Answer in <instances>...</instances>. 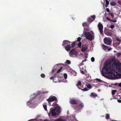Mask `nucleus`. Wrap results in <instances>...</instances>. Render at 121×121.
I'll list each match as a JSON object with an SVG mask.
<instances>
[{"mask_svg":"<svg viewBox=\"0 0 121 121\" xmlns=\"http://www.w3.org/2000/svg\"><path fill=\"white\" fill-rule=\"evenodd\" d=\"M112 65L109 64L103 68L102 72L103 75L105 74H108L112 79H114L121 77V67L118 69V72H116L115 74V68Z\"/></svg>","mask_w":121,"mask_h":121,"instance_id":"nucleus-1","label":"nucleus"},{"mask_svg":"<svg viewBox=\"0 0 121 121\" xmlns=\"http://www.w3.org/2000/svg\"><path fill=\"white\" fill-rule=\"evenodd\" d=\"M60 107H56L54 109L51 110L50 111V113L52 114V115L53 116H56L57 114V113H59L60 111Z\"/></svg>","mask_w":121,"mask_h":121,"instance_id":"nucleus-2","label":"nucleus"},{"mask_svg":"<svg viewBox=\"0 0 121 121\" xmlns=\"http://www.w3.org/2000/svg\"><path fill=\"white\" fill-rule=\"evenodd\" d=\"M93 34L92 35L90 32H87L85 34L86 38L90 41H91L93 39H94V33L92 32Z\"/></svg>","mask_w":121,"mask_h":121,"instance_id":"nucleus-3","label":"nucleus"},{"mask_svg":"<svg viewBox=\"0 0 121 121\" xmlns=\"http://www.w3.org/2000/svg\"><path fill=\"white\" fill-rule=\"evenodd\" d=\"M77 104H78L79 107L77 105L74 107V109L76 110H79L84 106V104L83 103L79 100H78Z\"/></svg>","mask_w":121,"mask_h":121,"instance_id":"nucleus-4","label":"nucleus"},{"mask_svg":"<svg viewBox=\"0 0 121 121\" xmlns=\"http://www.w3.org/2000/svg\"><path fill=\"white\" fill-rule=\"evenodd\" d=\"M46 100L49 102H52L55 101V102L57 103L58 101V99L55 96L51 95L49 96V98L46 99Z\"/></svg>","mask_w":121,"mask_h":121,"instance_id":"nucleus-5","label":"nucleus"},{"mask_svg":"<svg viewBox=\"0 0 121 121\" xmlns=\"http://www.w3.org/2000/svg\"><path fill=\"white\" fill-rule=\"evenodd\" d=\"M109 64H111V65H113V66H114V67H115V72L116 73V72H118V69L120 67H119V65H118V64L116 63H113V64L112 63H111V62H109V63L108 64H106L104 66L103 68L106 65H108ZM115 74H116V73H115Z\"/></svg>","mask_w":121,"mask_h":121,"instance_id":"nucleus-6","label":"nucleus"},{"mask_svg":"<svg viewBox=\"0 0 121 121\" xmlns=\"http://www.w3.org/2000/svg\"><path fill=\"white\" fill-rule=\"evenodd\" d=\"M112 40L110 38H105L104 39V43L108 45H110L112 43Z\"/></svg>","mask_w":121,"mask_h":121,"instance_id":"nucleus-7","label":"nucleus"},{"mask_svg":"<svg viewBox=\"0 0 121 121\" xmlns=\"http://www.w3.org/2000/svg\"><path fill=\"white\" fill-rule=\"evenodd\" d=\"M70 55L72 56L73 55L77 56L78 52L74 49H71L69 52Z\"/></svg>","mask_w":121,"mask_h":121,"instance_id":"nucleus-8","label":"nucleus"},{"mask_svg":"<svg viewBox=\"0 0 121 121\" xmlns=\"http://www.w3.org/2000/svg\"><path fill=\"white\" fill-rule=\"evenodd\" d=\"M98 26L100 33L101 34H103V26L102 24L101 23H99Z\"/></svg>","mask_w":121,"mask_h":121,"instance_id":"nucleus-9","label":"nucleus"},{"mask_svg":"<svg viewBox=\"0 0 121 121\" xmlns=\"http://www.w3.org/2000/svg\"><path fill=\"white\" fill-rule=\"evenodd\" d=\"M95 16L93 15L89 17L87 19V21L89 22H91L95 20Z\"/></svg>","mask_w":121,"mask_h":121,"instance_id":"nucleus-10","label":"nucleus"},{"mask_svg":"<svg viewBox=\"0 0 121 121\" xmlns=\"http://www.w3.org/2000/svg\"><path fill=\"white\" fill-rule=\"evenodd\" d=\"M78 100V99H70L69 103L72 104H77Z\"/></svg>","mask_w":121,"mask_h":121,"instance_id":"nucleus-11","label":"nucleus"},{"mask_svg":"<svg viewBox=\"0 0 121 121\" xmlns=\"http://www.w3.org/2000/svg\"><path fill=\"white\" fill-rule=\"evenodd\" d=\"M87 48V46L86 45H83L82 47L81 51L82 52H84L86 51Z\"/></svg>","mask_w":121,"mask_h":121,"instance_id":"nucleus-12","label":"nucleus"},{"mask_svg":"<svg viewBox=\"0 0 121 121\" xmlns=\"http://www.w3.org/2000/svg\"><path fill=\"white\" fill-rule=\"evenodd\" d=\"M56 77H58V76H56V74H55L53 76L51 77L50 78L51 80H53L54 82H57L55 80H56L55 78Z\"/></svg>","mask_w":121,"mask_h":121,"instance_id":"nucleus-13","label":"nucleus"},{"mask_svg":"<svg viewBox=\"0 0 121 121\" xmlns=\"http://www.w3.org/2000/svg\"><path fill=\"white\" fill-rule=\"evenodd\" d=\"M63 43L62 44V45L63 46H64L65 45L68 43H71V42L68 40H64L63 41Z\"/></svg>","mask_w":121,"mask_h":121,"instance_id":"nucleus-14","label":"nucleus"},{"mask_svg":"<svg viewBox=\"0 0 121 121\" xmlns=\"http://www.w3.org/2000/svg\"><path fill=\"white\" fill-rule=\"evenodd\" d=\"M65 48L67 51H69L71 48L70 45L68 44L65 47Z\"/></svg>","mask_w":121,"mask_h":121,"instance_id":"nucleus-15","label":"nucleus"},{"mask_svg":"<svg viewBox=\"0 0 121 121\" xmlns=\"http://www.w3.org/2000/svg\"><path fill=\"white\" fill-rule=\"evenodd\" d=\"M81 85V82L80 81H79L78 82L76 86L78 87V88L79 89H81L80 86Z\"/></svg>","mask_w":121,"mask_h":121,"instance_id":"nucleus-16","label":"nucleus"},{"mask_svg":"<svg viewBox=\"0 0 121 121\" xmlns=\"http://www.w3.org/2000/svg\"><path fill=\"white\" fill-rule=\"evenodd\" d=\"M54 121H66L65 119H63L61 118H59L55 120Z\"/></svg>","mask_w":121,"mask_h":121,"instance_id":"nucleus-17","label":"nucleus"},{"mask_svg":"<svg viewBox=\"0 0 121 121\" xmlns=\"http://www.w3.org/2000/svg\"><path fill=\"white\" fill-rule=\"evenodd\" d=\"M106 34L107 35L109 36H112V32H110L109 31L107 32Z\"/></svg>","mask_w":121,"mask_h":121,"instance_id":"nucleus-18","label":"nucleus"},{"mask_svg":"<svg viewBox=\"0 0 121 121\" xmlns=\"http://www.w3.org/2000/svg\"><path fill=\"white\" fill-rule=\"evenodd\" d=\"M77 42V41H75L73 42L71 44V48H73L74 47V46L75 44Z\"/></svg>","mask_w":121,"mask_h":121,"instance_id":"nucleus-19","label":"nucleus"},{"mask_svg":"<svg viewBox=\"0 0 121 121\" xmlns=\"http://www.w3.org/2000/svg\"><path fill=\"white\" fill-rule=\"evenodd\" d=\"M92 96L94 97H97L98 96L97 94L94 93H91L90 96Z\"/></svg>","mask_w":121,"mask_h":121,"instance_id":"nucleus-20","label":"nucleus"},{"mask_svg":"<svg viewBox=\"0 0 121 121\" xmlns=\"http://www.w3.org/2000/svg\"><path fill=\"white\" fill-rule=\"evenodd\" d=\"M63 69V68L62 67H61L58 70L57 72L55 73V74H56V75H57V73L60 72Z\"/></svg>","mask_w":121,"mask_h":121,"instance_id":"nucleus-21","label":"nucleus"},{"mask_svg":"<svg viewBox=\"0 0 121 121\" xmlns=\"http://www.w3.org/2000/svg\"><path fill=\"white\" fill-rule=\"evenodd\" d=\"M109 4V2L108 0H106V4L105 6L106 7H107Z\"/></svg>","mask_w":121,"mask_h":121,"instance_id":"nucleus-22","label":"nucleus"},{"mask_svg":"<svg viewBox=\"0 0 121 121\" xmlns=\"http://www.w3.org/2000/svg\"><path fill=\"white\" fill-rule=\"evenodd\" d=\"M117 91L116 90H113L112 91V95L115 94L116 92Z\"/></svg>","mask_w":121,"mask_h":121,"instance_id":"nucleus-23","label":"nucleus"},{"mask_svg":"<svg viewBox=\"0 0 121 121\" xmlns=\"http://www.w3.org/2000/svg\"><path fill=\"white\" fill-rule=\"evenodd\" d=\"M110 4L111 5L114 6L116 5V3L114 2H112L110 3Z\"/></svg>","mask_w":121,"mask_h":121,"instance_id":"nucleus-24","label":"nucleus"},{"mask_svg":"<svg viewBox=\"0 0 121 121\" xmlns=\"http://www.w3.org/2000/svg\"><path fill=\"white\" fill-rule=\"evenodd\" d=\"M87 24L86 23H84L82 24V26L83 27H87Z\"/></svg>","mask_w":121,"mask_h":121,"instance_id":"nucleus-25","label":"nucleus"},{"mask_svg":"<svg viewBox=\"0 0 121 121\" xmlns=\"http://www.w3.org/2000/svg\"><path fill=\"white\" fill-rule=\"evenodd\" d=\"M86 87L89 89H91V85L89 84H88L87 85Z\"/></svg>","mask_w":121,"mask_h":121,"instance_id":"nucleus-26","label":"nucleus"},{"mask_svg":"<svg viewBox=\"0 0 121 121\" xmlns=\"http://www.w3.org/2000/svg\"><path fill=\"white\" fill-rule=\"evenodd\" d=\"M121 55V53H118L116 54V56L117 57H119Z\"/></svg>","mask_w":121,"mask_h":121,"instance_id":"nucleus-27","label":"nucleus"},{"mask_svg":"<svg viewBox=\"0 0 121 121\" xmlns=\"http://www.w3.org/2000/svg\"><path fill=\"white\" fill-rule=\"evenodd\" d=\"M43 107L44 108V109L46 110V111H47V106L46 105H43Z\"/></svg>","mask_w":121,"mask_h":121,"instance_id":"nucleus-28","label":"nucleus"},{"mask_svg":"<svg viewBox=\"0 0 121 121\" xmlns=\"http://www.w3.org/2000/svg\"><path fill=\"white\" fill-rule=\"evenodd\" d=\"M109 14V15L111 16L112 17V18H113L114 17V16L113 13H110Z\"/></svg>","mask_w":121,"mask_h":121,"instance_id":"nucleus-29","label":"nucleus"},{"mask_svg":"<svg viewBox=\"0 0 121 121\" xmlns=\"http://www.w3.org/2000/svg\"><path fill=\"white\" fill-rule=\"evenodd\" d=\"M78 47H79L80 48L81 47V42H80L79 43H78Z\"/></svg>","mask_w":121,"mask_h":121,"instance_id":"nucleus-30","label":"nucleus"},{"mask_svg":"<svg viewBox=\"0 0 121 121\" xmlns=\"http://www.w3.org/2000/svg\"><path fill=\"white\" fill-rule=\"evenodd\" d=\"M56 69V66H54L52 69V72H53Z\"/></svg>","mask_w":121,"mask_h":121,"instance_id":"nucleus-31","label":"nucleus"},{"mask_svg":"<svg viewBox=\"0 0 121 121\" xmlns=\"http://www.w3.org/2000/svg\"><path fill=\"white\" fill-rule=\"evenodd\" d=\"M64 76L65 79H66L67 78V74L66 73H65L64 75Z\"/></svg>","mask_w":121,"mask_h":121,"instance_id":"nucleus-32","label":"nucleus"},{"mask_svg":"<svg viewBox=\"0 0 121 121\" xmlns=\"http://www.w3.org/2000/svg\"><path fill=\"white\" fill-rule=\"evenodd\" d=\"M82 39L80 37H78L77 38V42H80V41H81V39Z\"/></svg>","mask_w":121,"mask_h":121,"instance_id":"nucleus-33","label":"nucleus"},{"mask_svg":"<svg viewBox=\"0 0 121 121\" xmlns=\"http://www.w3.org/2000/svg\"><path fill=\"white\" fill-rule=\"evenodd\" d=\"M106 118L108 119L109 118V115L108 114H106Z\"/></svg>","mask_w":121,"mask_h":121,"instance_id":"nucleus-34","label":"nucleus"},{"mask_svg":"<svg viewBox=\"0 0 121 121\" xmlns=\"http://www.w3.org/2000/svg\"><path fill=\"white\" fill-rule=\"evenodd\" d=\"M82 91H88V89H87L86 88H85L83 89H82Z\"/></svg>","mask_w":121,"mask_h":121,"instance_id":"nucleus-35","label":"nucleus"},{"mask_svg":"<svg viewBox=\"0 0 121 121\" xmlns=\"http://www.w3.org/2000/svg\"><path fill=\"white\" fill-rule=\"evenodd\" d=\"M40 76L42 78H44L45 77V75L43 73L41 74Z\"/></svg>","mask_w":121,"mask_h":121,"instance_id":"nucleus-36","label":"nucleus"},{"mask_svg":"<svg viewBox=\"0 0 121 121\" xmlns=\"http://www.w3.org/2000/svg\"><path fill=\"white\" fill-rule=\"evenodd\" d=\"M114 25H111L110 26V27L112 29H113L114 28Z\"/></svg>","mask_w":121,"mask_h":121,"instance_id":"nucleus-37","label":"nucleus"},{"mask_svg":"<svg viewBox=\"0 0 121 121\" xmlns=\"http://www.w3.org/2000/svg\"><path fill=\"white\" fill-rule=\"evenodd\" d=\"M116 40H117L118 41H119V43L118 44H120L121 42V40L118 38H116Z\"/></svg>","mask_w":121,"mask_h":121,"instance_id":"nucleus-38","label":"nucleus"},{"mask_svg":"<svg viewBox=\"0 0 121 121\" xmlns=\"http://www.w3.org/2000/svg\"><path fill=\"white\" fill-rule=\"evenodd\" d=\"M66 63L68 64H70L71 63V62L69 60H66Z\"/></svg>","mask_w":121,"mask_h":121,"instance_id":"nucleus-39","label":"nucleus"},{"mask_svg":"<svg viewBox=\"0 0 121 121\" xmlns=\"http://www.w3.org/2000/svg\"><path fill=\"white\" fill-rule=\"evenodd\" d=\"M91 60L92 62H93L95 61V58L93 57H92L91 58Z\"/></svg>","mask_w":121,"mask_h":121,"instance_id":"nucleus-40","label":"nucleus"},{"mask_svg":"<svg viewBox=\"0 0 121 121\" xmlns=\"http://www.w3.org/2000/svg\"><path fill=\"white\" fill-rule=\"evenodd\" d=\"M48 93V91H43V92L42 93L43 94H47Z\"/></svg>","mask_w":121,"mask_h":121,"instance_id":"nucleus-41","label":"nucleus"},{"mask_svg":"<svg viewBox=\"0 0 121 121\" xmlns=\"http://www.w3.org/2000/svg\"><path fill=\"white\" fill-rule=\"evenodd\" d=\"M110 22H117V20H111Z\"/></svg>","mask_w":121,"mask_h":121,"instance_id":"nucleus-42","label":"nucleus"},{"mask_svg":"<svg viewBox=\"0 0 121 121\" xmlns=\"http://www.w3.org/2000/svg\"><path fill=\"white\" fill-rule=\"evenodd\" d=\"M103 48L106 49H107L108 48V47L106 45H103Z\"/></svg>","mask_w":121,"mask_h":121,"instance_id":"nucleus-43","label":"nucleus"},{"mask_svg":"<svg viewBox=\"0 0 121 121\" xmlns=\"http://www.w3.org/2000/svg\"><path fill=\"white\" fill-rule=\"evenodd\" d=\"M96 80L98 81L99 82H100L101 81H102L99 79L96 78Z\"/></svg>","mask_w":121,"mask_h":121,"instance_id":"nucleus-44","label":"nucleus"},{"mask_svg":"<svg viewBox=\"0 0 121 121\" xmlns=\"http://www.w3.org/2000/svg\"><path fill=\"white\" fill-rule=\"evenodd\" d=\"M106 19L108 21H111V20L109 18H108V17H106Z\"/></svg>","mask_w":121,"mask_h":121,"instance_id":"nucleus-45","label":"nucleus"},{"mask_svg":"<svg viewBox=\"0 0 121 121\" xmlns=\"http://www.w3.org/2000/svg\"><path fill=\"white\" fill-rule=\"evenodd\" d=\"M106 11L107 12H110V10L108 8H107L106 9Z\"/></svg>","mask_w":121,"mask_h":121,"instance_id":"nucleus-46","label":"nucleus"},{"mask_svg":"<svg viewBox=\"0 0 121 121\" xmlns=\"http://www.w3.org/2000/svg\"><path fill=\"white\" fill-rule=\"evenodd\" d=\"M81 73L82 74H84V71H82V70H81Z\"/></svg>","mask_w":121,"mask_h":121,"instance_id":"nucleus-47","label":"nucleus"},{"mask_svg":"<svg viewBox=\"0 0 121 121\" xmlns=\"http://www.w3.org/2000/svg\"><path fill=\"white\" fill-rule=\"evenodd\" d=\"M117 101L119 103H121V100L118 99L117 100Z\"/></svg>","mask_w":121,"mask_h":121,"instance_id":"nucleus-48","label":"nucleus"},{"mask_svg":"<svg viewBox=\"0 0 121 121\" xmlns=\"http://www.w3.org/2000/svg\"><path fill=\"white\" fill-rule=\"evenodd\" d=\"M118 86L120 87H121V83L118 84Z\"/></svg>","mask_w":121,"mask_h":121,"instance_id":"nucleus-49","label":"nucleus"},{"mask_svg":"<svg viewBox=\"0 0 121 121\" xmlns=\"http://www.w3.org/2000/svg\"><path fill=\"white\" fill-rule=\"evenodd\" d=\"M114 85H115L116 86H118V83H115L114 84Z\"/></svg>","mask_w":121,"mask_h":121,"instance_id":"nucleus-50","label":"nucleus"},{"mask_svg":"<svg viewBox=\"0 0 121 121\" xmlns=\"http://www.w3.org/2000/svg\"><path fill=\"white\" fill-rule=\"evenodd\" d=\"M119 43V41H118V42H117L116 43V44L117 45H119L120 44H118Z\"/></svg>","mask_w":121,"mask_h":121,"instance_id":"nucleus-51","label":"nucleus"},{"mask_svg":"<svg viewBox=\"0 0 121 121\" xmlns=\"http://www.w3.org/2000/svg\"><path fill=\"white\" fill-rule=\"evenodd\" d=\"M31 102L30 101H28L27 102V104H28V103H30V104L31 103Z\"/></svg>","mask_w":121,"mask_h":121,"instance_id":"nucleus-52","label":"nucleus"},{"mask_svg":"<svg viewBox=\"0 0 121 121\" xmlns=\"http://www.w3.org/2000/svg\"><path fill=\"white\" fill-rule=\"evenodd\" d=\"M86 60V59H85L84 60H83L82 61V62H85Z\"/></svg>","mask_w":121,"mask_h":121,"instance_id":"nucleus-53","label":"nucleus"},{"mask_svg":"<svg viewBox=\"0 0 121 121\" xmlns=\"http://www.w3.org/2000/svg\"><path fill=\"white\" fill-rule=\"evenodd\" d=\"M111 49V48H108V51H110Z\"/></svg>","mask_w":121,"mask_h":121,"instance_id":"nucleus-54","label":"nucleus"},{"mask_svg":"<svg viewBox=\"0 0 121 121\" xmlns=\"http://www.w3.org/2000/svg\"><path fill=\"white\" fill-rule=\"evenodd\" d=\"M44 121H48L47 120H44Z\"/></svg>","mask_w":121,"mask_h":121,"instance_id":"nucleus-55","label":"nucleus"},{"mask_svg":"<svg viewBox=\"0 0 121 121\" xmlns=\"http://www.w3.org/2000/svg\"><path fill=\"white\" fill-rule=\"evenodd\" d=\"M118 3H119V4L120 3V2H119H119H118Z\"/></svg>","mask_w":121,"mask_h":121,"instance_id":"nucleus-56","label":"nucleus"},{"mask_svg":"<svg viewBox=\"0 0 121 121\" xmlns=\"http://www.w3.org/2000/svg\"><path fill=\"white\" fill-rule=\"evenodd\" d=\"M118 3H119V4L120 3V2H119H119H118Z\"/></svg>","mask_w":121,"mask_h":121,"instance_id":"nucleus-57","label":"nucleus"},{"mask_svg":"<svg viewBox=\"0 0 121 121\" xmlns=\"http://www.w3.org/2000/svg\"><path fill=\"white\" fill-rule=\"evenodd\" d=\"M53 106H54V105H53Z\"/></svg>","mask_w":121,"mask_h":121,"instance_id":"nucleus-58","label":"nucleus"},{"mask_svg":"<svg viewBox=\"0 0 121 121\" xmlns=\"http://www.w3.org/2000/svg\"><path fill=\"white\" fill-rule=\"evenodd\" d=\"M119 90H121V89H119Z\"/></svg>","mask_w":121,"mask_h":121,"instance_id":"nucleus-59","label":"nucleus"}]
</instances>
